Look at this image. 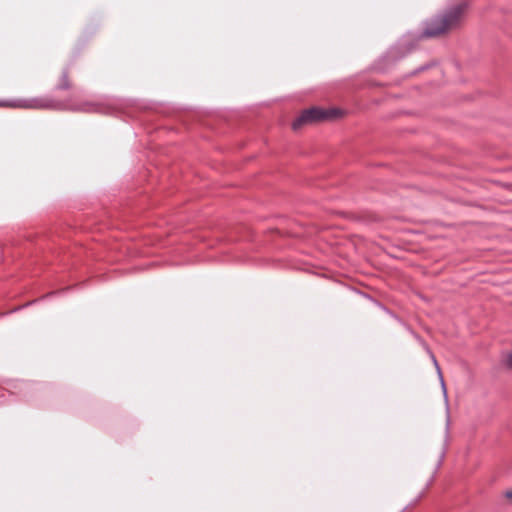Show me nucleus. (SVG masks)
Listing matches in <instances>:
<instances>
[{
    "label": "nucleus",
    "instance_id": "nucleus-1",
    "mask_svg": "<svg viewBox=\"0 0 512 512\" xmlns=\"http://www.w3.org/2000/svg\"><path fill=\"white\" fill-rule=\"evenodd\" d=\"M18 106L29 109L71 110L88 113H108L110 110V107L103 102L56 101L49 98H34L31 100H25Z\"/></svg>",
    "mask_w": 512,
    "mask_h": 512
},
{
    "label": "nucleus",
    "instance_id": "nucleus-2",
    "mask_svg": "<svg viewBox=\"0 0 512 512\" xmlns=\"http://www.w3.org/2000/svg\"><path fill=\"white\" fill-rule=\"evenodd\" d=\"M466 10L467 5L465 3L453 6L443 16L427 24L424 35L427 37H437L457 28L462 23Z\"/></svg>",
    "mask_w": 512,
    "mask_h": 512
},
{
    "label": "nucleus",
    "instance_id": "nucleus-3",
    "mask_svg": "<svg viewBox=\"0 0 512 512\" xmlns=\"http://www.w3.org/2000/svg\"><path fill=\"white\" fill-rule=\"evenodd\" d=\"M342 115V112L338 109H322L313 107L304 110L292 123V129L298 130L304 124L315 123L325 120H333Z\"/></svg>",
    "mask_w": 512,
    "mask_h": 512
},
{
    "label": "nucleus",
    "instance_id": "nucleus-4",
    "mask_svg": "<svg viewBox=\"0 0 512 512\" xmlns=\"http://www.w3.org/2000/svg\"><path fill=\"white\" fill-rule=\"evenodd\" d=\"M73 67V63H69L66 65L58 78L56 89L58 90H69L72 88L73 83L71 80V70Z\"/></svg>",
    "mask_w": 512,
    "mask_h": 512
},
{
    "label": "nucleus",
    "instance_id": "nucleus-5",
    "mask_svg": "<svg viewBox=\"0 0 512 512\" xmlns=\"http://www.w3.org/2000/svg\"><path fill=\"white\" fill-rule=\"evenodd\" d=\"M506 362H507V366L509 368H512V351L509 353Z\"/></svg>",
    "mask_w": 512,
    "mask_h": 512
},
{
    "label": "nucleus",
    "instance_id": "nucleus-6",
    "mask_svg": "<svg viewBox=\"0 0 512 512\" xmlns=\"http://www.w3.org/2000/svg\"><path fill=\"white\" fill-rule=\"evenodd\" d=\"M506 497L507 498H512V491L506 492Z\"/></svg>",
    "mask_w": 512,
    "mask_h": 512
},
{
    "label": "nucleus",
    "instance_id": "nucleus-7",
    "mask_svg": "<svg viewBox=\"0 0 512 512\" xmlns=\"http://www.w3.org/2000/svg\"><path fill=\"white\" fill-rule=\"evenodd\" d=\"M434 362H435V364H436V366H437V370L440 372V367L438 366V364H437L436 360H434Z\"/></svg>",
    "mask_w": 512,
    "mask_h": 512
}]
</instances>
